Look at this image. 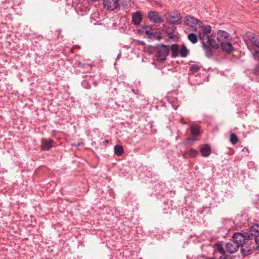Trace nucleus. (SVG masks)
<instances>
[{
  "label": "nucleus",
  "mask_w": 259,
  "mask_h": 259,
  "mask_svg": "<svg viewBox=\"0 0 259 259\" xmlns=\"http://www.w3.org/2000/svg\"><path fill=\"white\" fill-rule=\"evenodd\" d=\"M215 248L217 251L223 255H225L226 252V250L224 249L223 247L220 243H215Z\"/></svg>",
  "instance_id": "obj_22"
},
{
  "label": "nucleus",
  "mask_w": 259,
  "mask_h": 259,
  "mask_svg": "<svg viewBox=\"0 0 259 259\" xmlns=\"http://www.w3.org/2000/svg\"><path fill=\"white\" fill-rule=\"evenodd\" d=\"M201 155L203 157H208L211 153L210 147L208 145H205L200 149Z\"/></svg>",
  "instance_id": "obj_12"
},
{
  "label": "nucleus",
  "mask_w": 259,
  "mask_h": 259,
  "mask_svg": "<svg viewBox=\"0 0 259 259\" xmlns=\"http://www.w3.org/2000/svg\"><path fill=\"white\" fill-rule=\"evenodd\" d=\"M210 35H207L203 33H199V37L200 39L202 46H204V44H207L208 42V38L209 37Z\"/></svg>",
  "instance_id": "obj_20"
},
{
  "label": "nucleus",
  "mask_w": 259,
  "mask_h": 259,
  "mask_svg": "<svg viewBox=\"0 0 259 259\" xmlns=\"http://www.w3.org/2000/svg\"><path fill=\"white\" fill-rule=\"evenodd\" d=\"M165 18L171 24H180L182 23V17L181 14L178 12L173 14L168 13L166 15Z\"/></svg>",
  "instance_id": "obj_5"
},
{
  "label": "nucleus",
  "mask_w": 259,
  "mask_h": 259,
  "mask_svg": "<svg viewBox=\"0 0 259 259\" xmlns=\"http://www.w3.org/2000/svg\"><path fill=\"white\" fill-rule=\"evenodd\" d=\"M104 7L109 11H113L119 5V0H104Z\"/></svg>",
  "instance_id": "obj_7"
},
{
  "label": "nucleus",
  "mask_w": 259,
  "mask_h": 259,
  "mask_svg": "<svg viewBox=\"0 0 259 259\" xmlns=\"http://www.w3.org/2000/svg\"><path fill=\"white\" fill-rule=\"evenodd\" d=\"M203 50L205 51V54L208 58H210L212 56L213 53L210 47L207 46L206 44H204V46H202Z\"/></svg>",
  "instance_id": "obj_16"
},
{
  "label": "nucleus",
  "mask_w": 259,
  "mask_h": 259,
  "mask_svg": "<svg viewBox=\"0 0 259 259\" xmlns=\"http://www.w3.org/2000/svg\"><path fill=\"white\" fill-rule=\"evenodd\" d=\"M201 28H203V34L207 35L208 34H209L211 32V27L209 25L204 26L203 25V26L201 27Z\"/></svg>",
  "instance_id": "obj_25"
},
{
  "label": "nucleus",
  "mask_w": 259,
  "mask_h": 259,
  "mask_svg": "<svg viewBox=\"0 0 259 259\" xmlns=\"http://www.w3.org/2000/svg\"><path fill=\"white\" fill-rule=\"evenodd\" d=\"M250 241H251V244L253 241H255V243H258L259 242V225L255 224L250 228L249 230L247 231Z\"/></svg>",
  "instance_id": "obj_3"
},
{
  "label": "nucleus",
  "mask_w": 259,
  "mask_h": 259,
  "mask_svg": "<svg viewBox=\"0 0 259 259\" xmlns=\"http://www.w3.org/2000/svg\"><path fill=\"white\" fill-rule=\"evenodd\" d=\"M246 150L247 151L248 150V149L247 148H244L243 149V151H246Z\"/></svg>",
  "instance_id": "obj_34"
},
{
  "label": "nucleus",
  "mask_w": 259,
  "mask_h": 259,
  "mask_svg": "<svg viewBox=\"0 0 259 259\" xmlns=\"http://www.w3.org/2000/svg\"><path fill=\"white\" fill-rule=\"evenodd\" d=\"M148 17L149 20L155 23H161L163 21L161 16L156 11H150L148 14Z\"/></svg>",
  "instance_id": "obj_8"
},
{
  "label": "nucleus",
  "mask_w": 259,
  "mask_h": 259,
  "mask_svg": "<svg viewBox=\"0 0 259 259\" xmlns=\"http://www.w3.org/2000/svg\"><path fill=\"white\" fill-rule=\"evenodd\" d=\"M162 38L163 37L160 33L155 32L154 33H153L152 37L150 38L152 39L160 40L161 39H162Z\"/></svg>",
  "instance_id": "obj_26"
},
{
  "label": "nucleus",
  "mask_w": 259,
  "mask_h": 259,
  "mask_svg": "<svg viewBox=\"0 0 259 259\" xmlns=\"http://www.w3.org/2000/svg\"><path fill=\"white\" fill-rule=\"evenodd\" d=\"M184 23L186 25L195 29L203 26V23L201 21L190 15L186 16Z\"/></svg>",
  "instance_id": "obj_4"
},
{
  "label": "nucleus",
  "mask_w": 259,
  "mask_h": 259,
  "mask_svg": "<svg viewBox=\"0 0 259 259\" xmlns=\"http://www.w3.org/2000/svg\"><path fill=\"white\" fill-rule=\"evenodd\" d=\"M155 50V57L158 62L164 61L168 56L170 48L168 45H159L154 47Z\"/></svg>",
  "instance_id": "obj_2"
},
{
  "label": "nucleus",
  "mask_w": 259,
  "mask_h": 259,
  "mask_svg": "<svg viewBox=\"0 0 259 259\" xmlns=\"http://www.w3.org/2000/svg\"><path fill=\"white\" fill-rule=\"evenodd\" d=\"M217 34L219 37H223L225 39L228 38L230 34L225 31L220 30L217 32Z\"/></svg>",
  "instance_id": "obj_24"
},
{
  "label": "nucleus",
  "mask_w": 259,
  "mask_h": 259,
  "mask_svg": "<svg viewBox=\"0 0 259 259\" xmlns=\"http://www.w3.org/2000/svg\"><path fill=\"white\" fill-rule=\"evenodd\" d=\"M247 37L253 47L254 48L253 49L254 50L255 53L253 54V56L254 58L256 59L255 55H257L259 53V37H255L253 34L251 33H249L247 34Z\"/></svg>",
  "instance_id": "obj_6"
},
{
  "label": "nucleus",
  "mask_w": 259,
  "mask_h": 259,
  "mask_svg": "<svg viewBox=\"0 0 259 259\" xmlns=\"http://www.w3.org/2000/svg\"><path fill=\"white\" fill-rule=\"evenodd\" d=\"M190 130L192 135L194 136H197L200 133L199 128L197 125H193L191 126Z\"/></svg>",
  "instance_id": "obj_19"
},
{
  "label": "nucleus",
  "mask_w": 259,
  "mask_h": 259,
  "mask_svg": "<svg viewBox=\"0 0 259 259\" xmlns=\"http://www.w3.org/2000/svg\"><path fill=\"white\" fill-rule=\"evenodd\" d=\"M142 15L140 12H136L132 15V22L135 25H139L142 20Z\"/></svg>",
  "instance_id": "obj_11"
},
{
  "label": "nucleus",
  "mask_w": 259,
  "mask_h": 259,
  "mask_svg": "<svg viewBox=\"0 0 259 259\" xmlns=\"http://www.w3.org/2000/svg\"><path fill=\"white\" fill-rule=\"evenodd\" d=\"M171 50L172 51V57L176 58L180 53L179 46L177 44L172 45L171 46Z\"/></svg>",
  "instance_id": "obj_15"
},
{
  "label": "nucleus",
  "mask_w": 259,
  "mask_h": 259,
  "mask_svg": "<svg viewBox=\"0 0 259 259\" xmlns=\"http://www.w3.org/2000/svg\"><path fill=\"white\" fill-rule=\"evenodd\" d=\"M246 44L247 48H248L249 50H251L252 49V46H249L247 42H246Z\"/></svg>",
  "instance_id": "obj_29"
},
{
  "label": "nucleus",
  "mask_w": 259,
  "mask_h": 259,
  "mask_svg": "<svg viewBox=\"0 0 259 259\" xmlns=\"http://www.w3.org/2000/svg\"><path fill=\"white\" fill-rule=\"evenodd\" d=\"M219 42H217L216 40L212 38V36L210 35L209 37L208 38V42L206 44L207 46H209L210 47H211L215 50H217L219 48Z\"/></svg>",
  "instance_id": "obj_13"
},
{
  "label": "nucleus",
  "mask_w": 259,
  "mask_h": 259,
  "mask_svg": "<svg viewBox=\"0 0 259 259\" xmlns=\"http://www.w3.org/2000/svg\"><path fill=\"white\" fill-rule=\"evenodd\" d=\"M172 33H170V34H169V36L170 38H172Z\"/></svg>",
  "instance_id": "obj_32"
},
{
  "label": "nucleus",
  "mask_w": 259,
  "mask_h": 259,
  "mask_svg": "<svg viewBox=\"0 0 259 259\" xmlns=\"http://www.w3.org/2000/svg\"><path fill=\"white\" fill-rule=\"evenodd\" d=\"M247 232L244 233L237 232L233 235L232 241L226 244V252L230 254L236 252L240 248L241 252L244 255H247L250 252L249 246L251 241Z\"/></svg>",
  "instance_id": "obj_1"
},
{
  "label": "nucleus",
  "mask_w": 259,
  "mask_h": 259,
  "mask_svg": "<svg viewBox=\"0 0 259 259\" xmlns=\"http://www.w3.org/2000/svg\"><path fill=\"white\" fill-rule=\"evenodd\" d=\"M53 141L51 139H45L41 140V148L43 150L48 151L52 147V143Z\"/></svg>",
  "instance_id": "obj_10"
},
{
  "label": "nucleus",
  "mask_w": 259,
  "mask_h": 259,
  "mask_svg": "<svg viewBox=\"0 0 259 259\" xmlns=\"http://www.w3.org/2000/svg\"><path fill=\"white\" fill-rule=\"evenodd\" d=\"M256 244L257 245L256 246V249L258 250H259V241H258V243H256Z\"/></svg>",
  "instance_id": "obj_30"
},
{
  "label": "nucleus",
  "mask_w": 259,
  "mask_h": 259,
  "mask_svg": "<svg viewBox=\"0 0 259 259\" xmlns=\"http://www.w3.org/2000/svg\"><path fill=\"white\" fill-rule=\"evenodd\" d=\"M104 143H105V144H107V143H108V141L107 140H105V141H104Z\"/></svg>",
  "instance_id": "obj_36"
},
{
  "label": "nucleus",
  "mask_w": 259,
  "mask_h": 259,
  "mask_svg": "<svg viewBox=\"0 0 259 259\" xmlns=\"http://www.w3.org/2000/svg\"><path fill=\"white\" fill-rule=\"evenodd\" d=\"M246 150L247 151L248 150V149L247 148H244L243 149V151H246Z\"/></svg>",
  "instance_id": "obj_35"
},
{
  "label": "nucleus",
  "mask_w": 259,
  "mask_h": 259,
  "mask_svg": "<svg viewBox=\"0 0 259 259\" xmlns=\"http://www.w3.org/2000/svg\"><path fill=\"white\" fill-rule=\"evenodd\" d=\"M188 38L193 44L197 42V36L195 34L193 33H190L188 36Z\"/></svg>",
  "instance_id": "obj_21"
},
{
  "label": "nucleus",
  "mask_w": 259,
  "mask_h": 259,
  "mask_svg": "<svg viewBox=\"0 0 259 259\" xmlns=\"http://www.w3.org/2000/svg\"><path fill=\"white\" fill-rule=\"evenodd\" d=\"M87 82L86 81L82 82V84L84 85V84L87 83Z\"/></svg>",
  "instance_id": "obj_37"
},
{
  "label": "nucleus",
  "mask_w": 259,
  "mask_h": 259,
  "mask_svg": "<svg viewBox=\"0 0 259 259\" xmlns=\"http://www.w3.org/2000/svg\"><path fill=\"white\" fill-rule=\"evenodd\" d=\"M217 40L220 44L221 49L227 53H230L233 49V47L231 42L228 41L221 42L220 38L218 37Z\"/></svg>",
  "instance_id": "obj_9"
},
{
  "label": "nucleus",
  "mask_w": 259,
  "mask_h": 259,
  "mask_svg": "<svg viewBox=\"0 0 259 259\" xmlns=\"http://www.w3.org/2000/svg\"><path fill=\"white\" fill-rule=\"evenodd\" d=\"M230 142L233 144H235L238 142V138H237L236 135L234 133H232L230 135Z\"/></svg>",
  "instance_id": "obj_27"
},
{
  "label": "nucleus",
  "mask_w": 259,
  "mask_h": 259,
  "mask_svg": "<svg viewBox=\"0 0 259 259\" xmlns=\"http://www.w3.org/2000/svg\"><path fill=\"white\" fill-rule=\"evenodd\" d=\"M200 66L198 64H193L191 65L189 70L192 73H195L199 71Z\"/></svg>",
  "instance_id": "obj_23"
},
{
  "label": "nucleus",
  "mask_w": 259,
  "mask_h": 259,
  "mask_svg": "<svg viewBox=\"0 0 259 259\" xmlns=\"http://www.w3.org/2000/svg\"><path fill=\"white\" fill-rule=\"evenodd\" d=\"M190 153L192 155H195L197 153V152L194 149H191L190 151Z\"/></svg>",
  "instance_id": "obj_28"
},
{
  "label": "nucleus",
  "mask_w": 259,
  "mask_h": 259,
  "mask_svg": "<svg viewBox=\"0 0 259 259\" xmlns=\"http://www.w3.org/2000/svg\"><path fill=\"white\" fill-rule=\"evenodd\" d=\"M114 151V153L117 156H121L124 152L123 147L120 145H116Z\"/></svg>",
  "instance_id": "obj_17"
},
{
  "label": "nucleus",
  "mask_w": 259,
  "mask_h": 259,
  "mask_svg": "<svg viewBox=\"0 0 259 259\" xmlns=\"http://www.w3.org/2000/svg\"><path fill=\"white\" fill-rule=\"evenodd\" d=\"M181 122L183 124H187V122L183 121V120L182 119H181Z\"/></svg>",
  "instance_id": "obj_33"
},
{
  "label": "nucleus",
  "mask_w": 259,
  "mask_h": 259,
  "mask_svg": "<svg viewBox=\"0 0 259 259\" xmlns=\"http://www.w3.org/2000/svg\"><path fill=\"white\" fill-rule=\"evenodd\" d=\"M87 88H90V85L88 84Z\"/></svg>",
  "instance_id": "obj_38"
},
{
  "label": "nucleus",
  "mask_w": 259,
  "mask_h": 259,
  "mask_svg": "<svg viewBox=\"0 0 259 259\" xmlns=\"http://www.w3.org/2000/svg\"><path fill=\"white\" fill-rule=\"evenodd\" d=\"M189 50L185 45H183L181 49L180 50V54L182 57H186L189 54Z\"/></svg>",
  "instance_id": "obj_18"
},
{
  "label": "nucleus",
  "mask_w": 259,
  "mask_h": 259,
  "mask_svg": "<svg viewBox=\"0 0 259 259\" xmlns=\"http://www.w3.org/2000/svg\"><path fill=\"white\" fill-rule=\"evenodd\" d=\"M219 259H226V257L225 256H220L219 257Z\"/></svg>",
  "instance_id": "obj_31"
},
{
  "label": "nucleus",
  "mask_w": 259,
  "mask_h": 259,
  "mask_svg": "<svg viewBox=\"0 0 259 259\" xmlns=\"http://www.w3.org/2000/svg\"><path fill=\"white\" fill-rule=\"evenodd\" d=\"M142 29H143V32L145 33L148 38H150L152 37L153 29L151 26L144 25L142 27Z\"/></svg>",
  "instance_id": "obj_14"
}]
</instances>
